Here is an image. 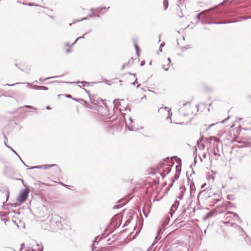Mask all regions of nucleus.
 Wrapping results in <instances>:
<instances>
[{"label":"nucleus","instance_id":"b1692460","mask_svg":"<svg viewBox=\"0 0 251 251\" xmlns=\"http://www.w3.org/2000/svg\"><path fill=\"white\" fill-rule=\"evenodd\" d=\"M210 138L213 139V140L215 142H216L217 144H220L221 146H222V142L221 141L220 139L219 138H217L216 137H210Z\"/></svg>","mask_w":251,"mask_h":251},{"label":"nucleus","instance_id":"423d86ee","mask_svg":"<svg viewBox=\"0 0 251 251\" xmlns=\"http://www.w3.org/2000/svg\"><path fill=\"white\" fill-rule=\"evenodd\" d=\"M119 110H120V112L121 113V114L123 115V116H125V114L124 113H122V111L123 110H125V111L128 110L129 111H130V109L129 108H128L127 106L126 107H124V106L121 105V106H120V107L119 108ZM124 118L125 120H126L125 117H124ZM125 123H126V126L127 127L128 129L129 130L133 131L134 130V128L132 126V125H131V126H130L129 125H128L127 124V122H126V121H125Z\"/></svg>","mask_w":251,"mask_h":251},{"label":"nucleus","instance_id":"052dcab7","mask_svg":"<svg viewBox=\"0 0 251 251\" xmlns=\"http://www.w3.org/2000/svg\"><path fill=\"white\" fill-rule=\"evenodd\" d=\"M56 224L57 225V226H59V224H60V225L61 226H62V224H61V222H58V221L56 222Z\"/></svg>","mask_w":251,"mask_h":251},{"label":"nucleus","instance_id":"4be33fe9","mask_svg":"<svg viewBox=\"0 0 251 251\" xmlns=\"http://www.w3.org/2000/svg\"><path fill=\"white\" fill-rule=\"evenodd\" d=\"M167 161V160L166 159L164 160V162H162V163H160L159 164H158L157 165V169L158 170L162 169V171L163 168H164Z\"/></svg>","mask_w":251,"mask_h":251},{"label":"nucleus","instance_id":"cd10ccee","mask_svg":"<svg viewBox=\"0 0 251 251\" xmlns=\"http://www.w3.org/2000/svg\"><path fill=\"white\" fill-rule=\"evenodd\" d=\"M127 203V201H125L124 202V203H120L119 204H117V205H115L113 206V209H118V208H120V207H121L122 206H123V205H124L126 203Z\"/></svg>","mask_w":251,"mask_h":251},{"label":"nucleus","instance_id":"69168bd1","mask_svg":"<svg viewBox=\"0 0 251 251\" xmlns=\"http://www.w3.org/2000/svg\"><path fill=\"white\" fill-rule=\"evenodd\" d=\"M80 83H81V84H82V86H84L85 85V84H87V82H86V81H81V82H80Z\"/></svg>","mask_w":251,"mask_h":251},{"label":"nucleus","instance_id":"338daca9","mask_svg":"<svg viewBox=\"0 0 251 251\" xmlns=\"http://www.w3.org/2000/svg\"><path fill=\"white\" fill-rule=\"evenodd\" d=\"M202 156L203 158H205L206 157V153L205 152H204L202 155Z\"/></svg>","mask_w":251,"mask_h":251},{"label":"nucleus","instance_id":"a878e982","mask_svg":"<svg viewBox=\"0 0 251 251\" xmlns=\"http://www.w3.org/2000/svg\"><path fill=\"white\" fill-rule=\"evenodd\" d=\"M197 146L200 150H203L205 147L204 144L199 143V142H197Z\"/></svg>","mask_w":251,"mask_h":251},{"label":"nucleus","instance_id":"5701e85b","mask_svg":"<svg viewBox=\"0 0 251 251\" xmlns=\"http://www.w3.org/2000/svg\"><path fill=\"white\" fill-rule=\"evenodd\" d=\"M91 32V30L90 29L88 32H86L83 35H82V36H79L78 37V38H76V39L75 40V41L72 44V46H73L76 43V42L79 40V39H83L84 38V35L88 34V33Z\"/></svg>","mask_w":251,"mask_h":251},{"label":"nucleus","instance_id":"7ed1b4c3","mask_svg":"<svg viewBox=\"0 0 251 251\" xmlns=\"http://www.w3.org/2000/svg\"><path fill=\"white\" fill-rule=\"evenodd\" d=\"M29 193L28 189H25L21 191L17 200L21 202H24L28 197Z\"/></svg>","mask_w":251,"mask_h":251},{"label":"nucleus","instance_id":"e433bc0d","mask_svg":"<svg viewBox=\"0 0 251 251\" xmlns=\"http://www.w3.org/2000/svg\"><path fill=\"white\" fill-rule=\"evenodd\" d=\"M163 234V231H162L161 229L160 228L158 230L157 232V235L156 236L160 237V236Z\"/></svg>","mask_w":251,"mask_h":251},{"label":"nucleus","instance_id":"3c124183","mask_svg":"<svg viewBox=\"0 0 251 251\" xmlns=\"http://www.w3.org/2000/svg\"><path fill=\"white\" fill-rule=\"evenodd\" d=\"M213 154L215 156H220V155L215 151H214Z\"/></svg>","mask_w":251,"mask_h":251},{"label":"nucleus","instance_id":"de8ad7c7","mask_svg":"<svg viewBox=\"0 0 251 251\" xmlns=\"http://www.w3.org/2000/svg\"><path fill=\"white\" fill-rule=\"evenodd\" d=\"M196 155L197 156V149L196 148V147H195V151H194V155H195V156Z\"/></svg>","mask_w":251,"mask_h":251},{"label":"nucleus","instance_id":"c9c22d12","mask_svg":"<svg viewBox=\"0 0 251 251\" xmlns=\"http://www.w3.org/2000/svg\"><path fill=\"white\" fill-rule=\"evenodd\" d=\"M160 238L161 237H157L156 236V237H155V239H154V241L153 242V243L152 244V246H153L158 241V240L160 239Z\"/></svg>","mask_w":251,"mask_h":251},{"label":"nucleus","instance_id":"dca6fc26","mask_svg":"<svg viewBox=\"0 0 251 251\" xmlns=\"http://www.w3.org/2000/svg\"><path fill=\"white\" fill-rule=\"evenodd\" d=\"M178 206H176V205L174 203L173 204V205L171 206V208L170 210L169 213L172 217L173 214L175 213L176 210L177 209Z\"/></svg>","mask_w":251,"mask_h":251},{"label":"nucleus","instance_id":"a18cd8bd","mask_svg":"<svg viewBox=\"0 0 251 251\" xmlns=\"http://www.w3.org/2000/svg\"><path fill=\"white\" fill-rule=\"evenodd\" d=\"M72 52V50L70 48L67 49L66 50V53L68 54L70 52Z\"/></svg>","mask_w":251,"mask_h":251},{"label":"nucleus","instance_id":"09e8293b","mask_svg":"<svg viewBox=\"0 0 251 251\" xmlns=\"http://www.w3.org/2000/svg\"><path fill=\"white\" fill-rule=\"evenodd\" d=\"M6 200L5 202H6V201H8V199H9V192H8V191H7V194H6Z\"/></svg>","mask_w":251,"mask_h":251},{"label":"nucleus","instance_id":"4d7b16f0","mask_svg":"<svg viewBox=\"0 0 251 251\" xmlns=\"http://www.w3.org/2000/svg\"><path fill=\"white\" fill-rule=\"evenodd\" d=\"M28 6H35V4L34 3H28L27 4H26ZM35 6H37L36 5H35Z\"/></svg>","mask_w":251,"mask_h":251},{"label":"nucleus","instance_id":"37998d69","mask_svg":"<svg viewBox=\"0 0 251 251\" xmlns=\"http://www.w3.org/2000/svg\"><path fill=\"white\" fill-rule=\"evenodd\" d=\"M87 19V17H84V18L81 19L80 20H74V21L73 22V23H75L76 22L81 21H83L84 20H86Z\"/></svg>","mask_w":251,"mask_h":251},{"label":"nucleus","instance_id":"f257e3e1","mask_svg":"<svg viewBox=\"0 0 251 251\" xmlns=\"http://www.w3.org/2000/svg\"><path fill=\"white\" fill-rule=\"evenodd\" d=\"M225 13L223 11H219L218 10L211 12L202 11L196 16V18L199 21H201L202 24H224L230 23L231 22H215L212 20L218 19L224 17Z\"/></svg>","mask_w":251,"mask_h":251},{"label":"nucleus","instance_id":"c85d7f7f","mask_svg":"<svg viewBox=\"0 0 251 251\" xmlns=\"http://www.w3.org/2000/svg\"><path fill=\"white\" fill-rule=\"evenodd\" d=\"M132 216L130 214L128 216V218L126 220V221L124 225V226H126L128 224H129L131 221V220L132 219Z\"/></svg>","mask_w":251,"mask_h":251},{"label":"nucleus","instance_id":"e2e57ef3","mask_svg":"<svg viewBox=\"0 0 251 251\" xmlns=\"http://www.w3.org/2000/svg\"><path fill=\"white\" fill-rule=\"evenodd\" d=\"M126 67H127V66H126V64H123V65H122V68H121V70H123V69H124Z\"/></svg>","mask_w":251,"mask_h":251},{"label":"nucleus","instance_id":"ea45409f","mask_svg":"<svg viewBox=\"0 0 251 251\" xmlns=\"http://www.w3.org/2000/svg\"><path fill=\"white\" fill-rule=\"evenodd\" d=\"M4 144H5V145L7 147L9 148L15 154L18 155V153L11 147L6 145L5 141H4Z\"/></svg>","mask_w":251,"mask_h":251},{"label":"nucleus","instance_id":"a211bd4d","mask_svg":"<svg viewBox=\"0 0 251 251\" xmlns=\"http://www.w3.org/2000/svg\"><path fill=\"white\" fill-rule=\"evenodd\" d=\"M229 213L231 215H232L233 217H234L236 220H237V221H238L240 223L242 222L241 219H240V218L239 217V216L236 213H235L234 212H229Z\"/></svg>","mask_w":251,"mask_h":251},{"label":"nucleus","instance_id":"79ce46f5","mask_svg":"<svg viewBox=\"0 0 251 251\" xmlns=\"http://www.w3.org/2000/svg\"><path fill=\"white\" fill-rule=\"evenodd\" d=\"M56 77H57V76L48 77L45 78H43V79L40 78V81H45L46 80H47V79H50V78H56Z\"/></svg>","mask_w":251,"mask_h":251},{"label":"nucleus","instance_id":"f03ea898","mask_svg":"<svg viewBox=\"0 0 251 251\" xmlns=\"http://www.w3.org/2000/svg\"><path fill=\"white\" fill-rule=\"evenodd\" d=\"M166 160L167 161L166 162L164 168H163L162 172L159 173V174L162 176V178L164 177L166 175H168L171 172L172 165L174 163H173L172 164H169L170 161L169 158H167Z\"/></svg>","mask_w":251,"mask_h":251},{"label":"nucleus","instance_id":"393cba45","mask_svg":"<svg viewBox=\"0 0 251 251\" xmlns=\"http://www.w3.org/2000/svg\"><path fill=\"white\" fill-rule=\"evenodd\" d=\"M194 187V183L193 182H191V183L190 184V199H191L193 197H194V196L193 195V193H192V189Z\"/></svg>","mask_w":251,"mask_h":251},{"label":"nucleus","instance_id":"864d4df0","mask_svg":"<svg viewBox=\"0 0 251 251\" xmlns=\"http://www.w3.org/2000/svg\"><path fill=\"white\" fill-rule=\"evenodd\" d=\"M203 139V137L202 136L200 138V139L198 140L197 142H199V143H200L201 142Z\"/></svg>","mask_w":251,"mask_h":251},{"label":"nucleus","instance_id":"bf43d9fd","mask_svg":"<svg viewBox=\"0 0 251 251\" xmlns=\"http://www.w3.org/2000/svg\"><path fill=\"white\" fill-rule=\"evenodd\" d=\"M153 246H152V245L148 249L147 251H152V248Z\"/></svg>","mask_w":251,"mask_h":251},{"label":"nucleus","instance_id":"5fc2aeb1","mask_svg":"<svg viewBox=\"0 0 251 251\" xmlns=\"http://www.w3.org/2000/svg\"><path fill=\"white\" fill-rule=\"evenodd\" d=\"M167 60H168V64H167V66H169V64H170L171 63V58H169H169H168Z\"/></svg>","mask_w":251,"mask_h":251},{"label":"nucleus","instance_id":"6e6d98bb","mask_svg":"<svg viewBox=\"0 0 251 251\" xmlns=\"http://www.w3.org/2000/svg\"><path fill=\"white\" fill-rule=\"evenodd\" d=\"M196 163H197V155H196V156L194 157V165H196Z\"/></svg>","mask_w":251,"mask_h":251},{"label":"nucleus","instance_id":"6ab92c4d","mask_svg":"<svg viewBox=\"0 0 251 251\" xmlns=\"http://www.w3.org/2000/svg\"><path fill=\"white\" fill-rule=\"evenodd\" d=\"M118 219L117 215L114 216L111 220V224L113 226H117L118 224Z\"/></svg>","mask_w":251,"mask_h":251},{"label":"nucleus","instance_id":"ddd939ff","mask_svg":"<svg viewBox=\"0 0 251 251\" xmlns=\"http://www.w3.org/2000/svg\"><path fill=\"white\" fill-rule=\"evenodd\" d=\"M163 109H164L166 111H167V112H168V115L167 117V119H170V123H172V119H171V116L172 115V112H171V109L168 107H161L158 110V112H160Z\"/></svg>","mask_w":251,"mask_h":251},{"label":"nucleus","instance_id":"774afa93","mask_svg":"<svg viewBox=\"0 0 251 251\" xmlns=\"http://www.w3.org/2000/svg\"><path fill=\"white\" fill-rule=\"evenodd\" d=\"M171 251V249L168 248L167 249H165V250H163V251Z\"/></svg>","mask_w":251,"mask_h":251},{"label":"nucleus","instance_id":"1a4fd4ad","mask_svg":"<svg viewBox=\"0 0 251 251\" xmlns=\"http://www.w3.org/2000/svg\"><path fill=\"white\" fill-rule=\"evenodd\" d=\"M251 11V7H241L237 10V13L240 14H247L250 13Z\"/></svg>","mask_w":251,"mask_h":251},{"label":"nucleus","instance_id":"473e14b6","mask_svg":"<svg viewBox=\"0 0 251 251\" xmlns=\"http://www.w3.org/2000/svg\"><path fill=\"white\" fill-rule=\"evenodd\" d=\"M43 247L42 245H40V247H39L37 249H31L32 251H43Z\"/></svg>","mask_w":251,"mask_h":251},{"label":"nucleus","instance_id":"f704fd0d","mask_svg":"<svg viewBox=\"0 0 251 251\" xmlns=\"http://www.w3.org/2000/svg\"><path fill=\"white\" fill-rule=\"evenodd\" d=\"M174 157H176V163L178 164L177 165H179L180 167L181 168V159L179 158H177L176 156H174Z\"/></svg>","mask_w":251,"mask_h":251},{"label":"nucleus","instance_id":"2f4dec72","mask_svg":"<svg viewBox=\"0 0 251 251\" xmlns=\"http://www.w3.org/2000/svg\"><path fill=\"white\" fill-rule=\"evenodd\" d=\"M134 47L136 51V53L138 56H139V51L140 50L139 48L138 47V45H137L136 42L134 41Z\"/></svg>","mask_w":251,"mask_h":251},{"label":"nucleus","instance_id":"13d9d810","mask_svg":"<svg viewBox=\"0 0 251 251\" xmlns=\"http://www.w3.org/2000/svg\"><path fill=\"white\" fill-rule=\"evenodd\" d=\"M65 46L67 47H70V48H71L72 47V45L70 46V44L68 42L65 43Z\"/></svg>","mask_w":251,"mask_h":251},{"label":"nucleus","instance_id":"bb28decb","mask_svg":"<svg viewBox=\"0 0 251 251\" xmlns=\"http://www.w3.org/2000/svg\"><path fill=\"white\" fill-rule=\"evenodd\" d=\"M168 5H169L168 0H163V7H164V10H166L168 8Z\"/></svg>","mask_w":251,"mask_h":251},{"label":"nucleus","instance_id":"aec40b11","mask_svg":"<svg viewBox=\"0 0 251 251\" xmlns=\"http://www.w3.org/2000/svg\"><path fill=\"white\" fill-rule=\"evenodd\" d=\"M229 118V117L228 116L227 118H226L225 119L223 120L222 122H217L216 123V124H210V125L208 126L207 127L206 130H208L210 127L213 126H215V125L218 124V123H225L226 121L228 120V119Z\"/></svg>","mask_w":251,"mask_h":251},{"label":"nucleus","instance_id":"4c0bfd02","mask_svg":"<svg viewBox=\"0 0 251 251\" xmlns=\"http://www.w3.org/2000/svg\"><path fill=\"white\" fill-rule=\"evenodd\" d=\"M23 107H26V108H29V109H32V110H35L36 109V108H35L32 106L28 105H24L23 106Z\"/></svg>","mask_w":251,"mask_h":251},{"label":"nucleus","instance_id":"58836bf2","mask_svg":"<svg viewBox=\"0 0 251 251\" xmlns=\"http://www.w3.org/2000/svg\"><path fill=\"white\" fill-rule=\"evenodd\" d=\"M220 144H216L214 145V148L216 149V151L219 152V147L220 146Z\"/></svg>","mask_w":251,"mask_h":251},{"label":"nucleus","instance_id":"6e6552de","mask_svg":"<svg viewBox=\"0 0 251 251\" xmlns=\"http://www.w3.org/2000/svg\"><path fill=\"white\" fill-rule=\"evenodd\" d=\"M89 98L91 101V103H92L93 105H98V104L100 103V101H101L105 105V106L107 108L106 103H105L101 99L98 98L97 100H96L94 97L92 98L90 95H89Z\"/></svg>","mask_w":251,"mask_h":251},{"label":"nucleus","instance_id":"20e7f679","mask_svg":"<svg viewBox=\"0 0 251 251\" xmlns=\"http://www.w3.org/2000/svg\"><path fill=\"white\" fill-rule=\"evenodd\" d=\"M211 192H209V190H207L206 189L203 190L199 192L197 196V199L199 200L200 198L201 197V199L207 200L211 196Z\"/></svg>","mask_w":251,"mask_h":251},{"label":"nucleus","instance_id":"c03bdc74","mask_svg":"<svg viewBox=\"0 0 251 251\" xmlns=\"http://www.w3.org/2000/svg\"><path fill=\"white\" fill-rule=\"evenodd\" d=\"M174 203L176 205V206H178L179 205V201L177 200H176Z\"/></svg>","mask_w":251,"mask_h":251},{"label":"nucleus","instance_id":"412c9836","mask_svg":"<svg viewBox=\"0 0 251 251\" xmlns=\"http://www.w3.org/2000/svg\"><path fill=\"white\" fill-rule=\"evenodd\" d=\"M34 89L36 90H48V88L44 86H38V85H33Z\"/></svg>","mask_w":251,"mask_h":251},{"label":"nucleus","instance_id":"0e129e2a","mask_svg":"<svg viewBox=\"0 0 251 251\" xmlns=\"http://www.w3.org/2000/svg\"><path fill=\"white\" fill-rule=\"evenodd\" d=\"M145 61H142L141 63H140V65L141 66H143L145 65Z\"/></svg>","mask_w":251,"mask_h":251},{"label":"nucleus","instance_id":"4468645a","mask_svg":"<svg viewBox=\"0 0 251 251\" xmlns=\"http://www.w3.org/2000/svg\"><path fill=\"white\" fill-rule=\"evenodd\" d=\"M109 8H110V7H98L96 8H91L90 9V11L93 13H96L99 14L102 10L108 9Z\"/></svg>","mask_w":251,"mask_h":251},{"label":"nucleus","instance_id":"49530a36","mask_svg":"<svg viewBox=\"0 0 251 251\" xmlns=\"http://www.w3.org/2000/svg\"><path fill=\"white\" fill-rule=\"evenodd\" d=\"M64 96H65V97L68 98H72V96L70 94H65V95H64Z\"/></svg>","mask_w":251,"mask_h":251},{"label":"nucleus","instance_id":"c756f323","mask_svg":"<svg viewBox=\"0 0 251 251\" xmlns=\"http://www.w3.org/2000/svg\"><path fill=\"white\" fill-rule=\"evenodd\" d=\"M134 62V59L133 58H130L128 62L126 63L127 66H131Z\"/></svg>","mask_w":251,"mask_h":251},{"label":"nucleus","instance_id":"603ef678","mask_svg":"<svg viewBox=\"0 0 251 251\" xmlns=\"http://www.w3.org/2000/svg\"><path fill=\"white\" fill-rule=\"evenodd\" d=\"M94 17H99V18H100V15L99 14H97V13H94Z\"/></svg>","mask_w":251,"mask_h":251},{"label":"nucleus","instance_id":"f8f14e48","mask_svg":"<svg viewBox=\"0 0 251 251\" xmlns=\"http://www.w3.org/2000/svg\"><path fill=\"white\" fill-rule=\"evenodd\" d=\"M78 102L87 108L92 109L93 107L91 104L88 103L86 101L82 99H78Z\"/></svg>","mask_w":251,"mask_h":251},{"label":"nucleus","instance_id":"a19ab883","mask_svg":"<svg viewBox=\"0 0 251 251\" xmlns=\"http://www.w3.org/2000/svg\"><path fill=\"white\" fill-rule=\"evenodd\" d=\"M162 68L163 69H164L165 71H168V69H169V67H168V66H167H167H166V65H162Z\"/></svg>","mask_w":251,"mask_h":251},{"label":"nucleus","instance_id":"2eb2a0df","mask_svg":"<svg viewBox=\"0 0 251 251\" xmlns=\"http://www.w3.org/2000/svg\"><path fill=\"white\" fill-rule=\"evenodd\" d=\"M64 187H65L67 189L66 190H64V192H65V193H67L68 190H70L73 192H75L76 191V188L73 185H69L64 183Z\"/></svg>","mask_w":251,"mask_h":251},{"label":"nucleus","instance_id":"39448f33","mask_svg":"<svg viewBox=\"0 0 251 251\" xmlns=\"http://www.w3.org/2000/svg\"><path fill=\"white\" fill-rule=\"evenodd\" d=\"M211 192H209V190H207L206 189L203 190L199 192L197 196V199L199 200L200 198L201 197V199L207 200L211 196Z\"/></svg>","mask_w":251,"mask_h":251},{"label":"nucleus","instance_id":"9b49d317","mask_svg":"<svg viewBox=\"0 0 251 251\" xmlns=\"http://www.w3.org/2000/svg\"><path fill=\"white\" fill-rule=\"evenodd\" d=\"M186 191V188L184 186H181L179 187V192H178L176 196L177 198L179 200H182L183 197V195Z\"/></svg>","mask_w":251,"mask_h":251},{"label":"nucleus","instance_id":"7c9ffc66","mask_svg":"<svg viewBox=\"0 0 251 251\" xmlns=\"http://www.w3.org/2000/svg\"><path fill=\"white\" fill-rule=\"evenodd\" d=\"M214 214V212L210 211L206 214V215L205 216L204 218L205 219H208L210 217H212Z\"/></svg>","mask_w":251,"mask_h":251},{"label":"nucleus","instance_id":"f3484780","mask_svg":"<svg viewBox=\"0 0 251 251\" xmlns=\"http://www.w3.org/2000/svg\"><path fill=\"white\" fill-rule=\"evenodd\" d=\"M112 104L113 105V108H117L121 106V103L119 101V100H114L112 102Z\"/></svg>","mask_w":251,"mask_h":251},{"label":"nucleus","instance_id":"72a5a7b5","mask_svg":"<svg viewBox=\"0 0 251 251\" xmlns=\"http://www.w3.org/2000/svg\"><path fill=\"white\" fill-rule=\"evenodd\" d=\"M65 226H64V230H66V231L67 230H71V226L69 224H65Z\"/></svg>","mask_w":251,"mask_h":251},{"label":"nucleus","instance_id":"9d476101","mask_svg":"<svg viewBox=\"0 0 251 251\" xmlns=\"http://www.w3.org/2000/svg\"><path fill=\"white\" fill-rule=\"evenodd\" d=\"M176 174L173 177V179H172V181H173V182H175L176 180L178 179L180 173H181V168L179 166V165H176Z\"/></svg>","mask_w":251,"mask_h":251},{"label":"nucleus","instance_id":"0eeeda50","mask_svg":"<svg viewBox=\"0 0 251 251\" xmlns=\"http://www.w3.org/2000/svg\"><path fill=\"white\" fill-rule=\"evenodd\" d=\"M55 166H57V165L56 164H50V165L44 164V165H41L33 166L31 168H27V169H39L48 170L52 167H55Z\"/></svg>","mask_w":251,"mask_h":251},{"label":"nucleus","instance_id":"680f3d73","mask_svg":"<svg viewBox=\"0 0 251 251\" xmlns=\"http://www.w3.org/2000/svg\"><path fill=\"white\" fill-rule=\"evenodd\" d=\"M242 19H244V20L251 19V16H250V17H244L242 18Z\"/></svg>","mask_w":251,"mask_h":251},{"label":"nucleus","instance_id":"8fccbe9b","mask_svg":"<svg viewBox=\"0 0 251 251\" xmlns=\"http://www.w3.org/2000/svg\"><path fill=\"white\" fill-rule=\"evenodd\" d=\"M187 49V48H186V47H181V50L182 51H185Z\"/></svg>","mask_w":251,"mask_h":251}]
</instances>
